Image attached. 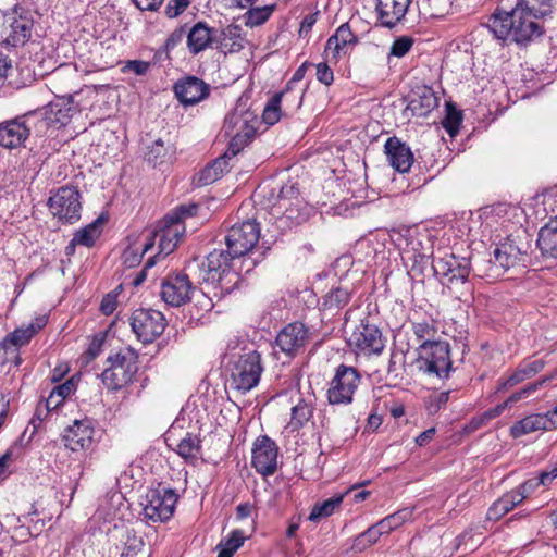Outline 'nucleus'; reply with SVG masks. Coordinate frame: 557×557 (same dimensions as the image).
I'll return each instance as SVG.
<instances>
[{
	"instance_id": "nucleus-1",
	"label": "nucleus",
	"mask_w": 557,
	"mask_h": 557,
	"mask_svg": "<svg viewBox=\"0 0 557 557\" xmlns=\"http://www.w3.org/2000/svg\"><path fill=\"white\" fill-rule=\"evenodd\" d=\"M536 18L529 10L516 4L510 12L494 13L484 27L498 40L511 36L517 44H527L543 33Z\"/></svg>"
},
{
	"instance_id": "nucleus-2",
	"label": "nucleus",
	"mask_w": 557,
	"mask_h": 557,
	"mask_svg": "<svg viewBox=\"0 0 557 557\" xmlns=\"http://www.w3.org/2000/svg\"><path fill=\"white\" fill-rule=\"evenodd\" d=\"M227 369L230 388L246 394L260 381L263 372L261 355L252 345H246L231 355Z\"/></svg>"
},
{
	"instance_id": "nucleus-3",
	"label": "nucleus",
	"mask_w": 557,
	"mask_h": 557,
	"mask_svg": "<svg viewBox=\"0 0 557 557\" xmlns=\"http://www.w3.org/2000/svg\"><path fill=\"white\" fill-rule=\"evenodd\" d=\"M529 245L519 235H509L497 244L494 249V262L485 261L478 264L474 272L480 277L494 281L499 278L509 269L525 262Z\"/></svg>"
},
{
	"instance_id": "nucleus-4",
	"label": "nucleus",
	"mask_w": 557,
	"mask_h": 557,
	"mask_svg": "<svg viewBox=\"0 0 557 557\" xmlns=\"http://www.w3.org/2000/svg\"><path fill=\"white\" fill-rule=\"evenodd\" d=\"M260 238V225L256 220L234 224L225 235L227 253L233 258H244L250 271L263 258L264 251L255 250Z\"/></svg>"
},
{
	"instance_id": "nucleus-5",
	"label": "nucleus",
	"mask_w": 557,
	"mask_h": 557,
	"mask_svg": "<svg viewBox=\"0 0 557 557\" xmlns=\"http://www.w3.org/2000/svg\"><path fill=\"white\" fill-rule=\"evenodd\" d=\"M138 354L133 348L126 347L111 354L100 374L102 384L110 391H120L129 385L138 372Z\"/></svg>"
},
{
	"instance_id": "nucleus-6",
	"label": "nucleus",
	"mask_w": 557,
	"mask_h": 557,
	"mask_svg": "<svg viewBox=\"0 0 557 557\" xmlns=\"http://www.w3.org/2000/svg\"><path fill=\"white\" fill-rule=\"evenodd\" d=\"M235 259L227 253V250H213L201 263L202 280L215 285L221 290V295L232 293L242 283L239 273L233 269L232 262Z\"/></svg>"
},
{
	"instance_id": "nucleus-7",
	"label": "nucleus",
	"mask_w": 557,
	"mask_h": 557,
	"mask_svg": "<svg viewBox=\"0 0 557 557\" xmlns=\"http://www.w3.org/2000/svg\"><path fill=\"white\" fill-rule=\"evenodd\" d=\"M362 383L360 371L345 363L334 369L333 376L326 383V400L331 406H349Z\"/></svg>"
},
{
	"instance_id": "nucleus-8",
	"label": "nucleus",
	"mask_w": 557,
	"mask_h": 557,
	"mask_svg": "<svg viewBox=\"0 0 557 557\" xmlns=\"http://www.w3.org/2000/svg\"><path fill=\"white\" fill-rule=\"evenodd\" d=\"M416 362L423 373L447 379L453 371L449 344L441 341H423L418 348Z\"/></svg>"
},
{
	"instance_id": "nucleus-9",
	"label": "nucleus",
	"mask_w": 557,
	"mask_h": 557,
	"mask_svg": "<svg viewBox=\"0 0 557 557\" xmlns=\"http://www.w3.org/2000/svg\"><path fill=\"white\" fill-rule=\"evenodd\" d=\"M314 337V332L300 321L287 323L276 334L273 351L282 354L287 360H293L305 352Z\"/></svg>"
},
{
	"instance_id": "nucleus-10",
	"label": "nucleus",
	"mask_w": 557,
	"mask_h": 557,
	"mask_svg": "<svg viewBox=\"0 0 557 557\" xmlns=\"http://www.w3.org/2000/svg\"><path fill=\"white\" fill-rule=\"evenodd\" d=\"M64 78V71L59 69L52 73L50 83L58 91H64L63 95H57L53 101L44 108L48 120L54 127H62L70 123L73 115L79 112V107L73 100V95L77 91L71 87L60 88L58 85Z\"/></svg>"
},
{
	"instance_id": "nucleus-11",
	"label": "nucleus",
	"mask_w": 557,
	"mask_h": 557,
	"mask_svg": "<svg viewBox=\"0 0 557 557\" xmlns=\"http://www.w3.org/2000/svg\"><path fill=\"white\" fill-rule=\"evenodd\" d=\"M82 196L74 185L61 186L49 197L48 208L62 224H74L81 219Z\"/></svg>"
},
{
	"instance_id": "nucleus-12",
	"label": "nucleus",
	"mask_w": 557,
	"mask_h": 557,
	"mask_svg": "<svg viewBox=\"0 0 557 557\" xmlns=\"http://www.w3.org/2000/svg\"><path fill=\"white\" fill-rule=\"evenodd\" d=\"M186 232L185 224L169 221L168 214L159 221L154 228L149 232L143 244L144 251H150L158 242V252L154 256H168L173 252Z\"/></svg>"
},
{
	"instance_id": "nucleus-13",
	"label": "nucleus",
	"mask_w": 557,
	"mask_h": 557,
	"mask_svg": "<svg viewBox=\"0 0 557 557\" xmlns=\"http://www.w3.org/2000/svg\"><path fill=\"white\" fill-rule=\"evenodd\" d=\"M178 495L172 488L157 487L147 491L143 498V515L147 521L165 522L174 513Z\"/></svg>"
},
{
	"instance_id": "nucleus-14",
	"label": "nucleus",
	"mask_w": 557,
	"mask_h": 557,
	"mask_svg": "<svg viewBox=\"0 0 557 557\" xmlns=\"http://www.w3.org/2000/svg\"><path fill=\"white\" fill-rule=\"evenodd\" d=\"M350 349L358 356L380 355L385 341L381 330L368 319H362L347 339Z\"/></svg>"
},
{
	"instance_id": "nucleus-15",
	"label": "nucleus",
	"mask_w": 557,
	"mask_h": 557,
	"mask_svg": "<svg viewBox=\"0 0 557 557\" xmlns=\"http://www.w3.org/2000/svg\"><path fill=\"white\" fill-rule=\"evenodd\" d=\"M252 122L256 117L249 111L230 113L224 121V129L228 136H232L228 152L237 154L255 137L257 129Z\"/></svg>"
},
{
	"instance_id": "nucleus-16",
	"label": "nucleus",
	"mask_w": 557,
	"mask_h": 557,
	"mask_svg": "<svg viewBox=\"0 0 557 557\" xmlns=\"http://www.w3.org/2000/svg\"><path fill=\"white\" fill-rule=\"evenodd\" d=\"M129 322L137 339L144 344L156 341L166 326V320L162 312L146 308L134 310Z\"/></svg>"
},
{
	"instance_id": "nucleus-17",
	"label": "nucleus",
	"mask_w": 557,
	"mask_h": 557,
	"mask_svg": "<svg viewBox=\"0 0 557 557\" xmlns=\"http://www.w3.org/2000/svg\"><path fill=\"white\" fill-rule=\"evenodd\" d=\"M305 90L290 85L275 94L267 103L262 119L268 125L276 124L282 117V106L284 107L285 114H292L296 112L302 104V98Z\"/></svg>"
},
{
	"instance_id": "nucleus-18",
	"label": "nucleus",
	"mask_w": 557,
	"mask_h": 557,
	"mask_svg": "<svg viewBox=\"0 0 557 557\" xmlns=\"http://www.w3.org/2000/svg\"><path fill=\"white\" fill-rule=\"evenodd\" d=\"M432 269L436 276L446 278V284H467L471 271V262L467 257H458L453 252L433 258Z\"/></svg>"
},
{
	"instance_id": "nucleus-19",
	"label": "nucleus",
	"mask_w": 557,
	"mask_h": 557,
	"mask_svg": "<svg viewBox=\"0 0 557 557\" xmlns=\"http://www.w3.org/2000/svg\"><path fill=\"white\" fill-rule=\"evenodd\" d=\"M45 318H37L26 326L18 327L9 333L0 342V354L8 358L9 363L18 367L22 363L20 348L26 346L30 339L45 326Z\"/></svg>"
},
{
	"instance_id": "nucleus-20",
	"label": "nucleus",
	"mask_w": 557,
	"mask_h": 557,
	"mask_svg": "<svg viewBox=\"0 0 557 557\" xmlns=\"http://www.w3.org/2000/svg\"><path fill=\"white\" fill-rule=\"evenodd\" d=\"M278 447L268 435H260L252 446L251 466L263 476L272 475L277 468Z\"/></svg>"
},
{
	"instance_id": "nucleus-21",
	"label": "nucleus",
	"mask_w": 557,
	"mask_h": 557,
	"mask_svg": "<svg viewBox=\"0 0 557 557\" xmlns=\"http://www.w3.org/2000/svg\"><path fill=\"white\" fill-rule=\"evenodd\" d=\"M194 287L188 275L183 273L169 274L161 283V298L172 306L180 307L190 300Z\"/></svg>"
},
{
	"instance_id": "nucleus-22",
	"label": "nucleus",
	"mask_w": 557,
	"mask_h": 557,
	"mask_svg": "<svg viewBox=\"0 0 557 557\" xmlns=\"http://www.w3.org/2000/svg\"><path fill=\"white\" fill-rule=\"evenodd\" d=\"M173 91L180 103L188 107L208 98L210 86L196 76H185L174 84Z\"/></svg>"
},
{
	"instance_id": "nucleus-23",
	"label": "nucleus",
	"mask_w": 557,
	"mask_h": 557,
	"mask_svg": "<svg viewBox=\"0 0 557 557\" xmlns=\"http://www.w3.org/2000/svg\"><path fill=\"white\" fill-rule=\"evenodd\" d=\"M34 116H17L0 123V146L13 149L24 145L29 137V129Z\"/></svg>"
},
{
	"instance_id": "nucleus-24",
	"label": "nucleus",
	"mask_w": 557,
	"mask_h": 557,
	"mask_svg": "<svg viewBox=\"0 0 557 557\" xmlns=\"http://www.w3.org/2000/svg\"><path fill=\"white\" fill-rule=\"evenodd\" d=\"M94 429L89 420H75L62 435L64 446L72 451L85 450L91 446Z\"/></svg>"
},
{
	"instance_id": "nucleus-25",
	"label": "nucleus",
	"mask_w": 557,
	"mask_h": 557,
	"mask_svg": "<svg viewBox=\"0 0 557 557\" xmlns=\"http://www.w3.org/2000/svg\"><path fill=\"white\" fill-rule=\"evenodd\" d=\"M384 151L392 168L399 173L409 172L413 163V153L410 147L398 137L387 138Z\"/></svg>"
},
{
	"instance_id": "nucleus-26",
	"label": "nucleus",
	"mask_w": 557,
	"mask_h": 557,
	"mask_svg": "<svg viewBox=\"0 0 557 557\" xmlns=\"http://www.w3.org/2000/svg\"><path fill=\"white\" fill-rule=\"evenodd\" d=\"M411 0H376V13L380 25L393 28L405 17Z\"/></svg>"
},
{
	"instance_id": "nucleus-27",
	"label": "nucleus",
	"mask_w": 557,
	"mask_h": 557,
	"mask_svg": "<svg viewBox=\"0 0 557 557\" xmlns=\"http://www.w3.org/2000/svg\"><path fill=\"white\" fill-rule=\"evenodd\" d=\"M176 156V147L169 139L158 138L146 146L144 159L153 168L161 169L173 163Z\"/></svg>"
},
{
	"instance_id": "nucleus-28",
	"label": "nucleus",
	"mask_w": 557,
	"mask_h": 557,
	"mask_svg": "<svg viewBox=\"0 0 557 557\" xmlns=\"http://www.w3.org/2000/svg\"><path fill=\"white\" fill-rule=\"evenodd\" d=\"M243 29L239 25L231 24L224 28L215 29L214 45L220 52L237 53L245 47Z\"/></svg>"
},
{
	"instance_id": "nucleus-29",
	"label": "nucleus",
	"mask_w": 557,
	"mask_h": 557,
	"mask_svg": "<svg viewBox=\"0 0 557 557\" xmlns=\"http://www.w3.org/2000/svg\"><path fill=\"white\" fill-rule=\"evenodd\" d=\"M544 367H545V361L542 359L523 362V363L519 364V367L513 372H511L508 375L502 376L497 381L496 391L497 392L507 391V389L516 386L517 384L534 376L535 374L541 372L544 369Z\"/></svg>"
},
{
	"instance_id": "nucleus-30",
	"label": "nucleus",
	"mask_w": 557,
	"mask_h": 557,
	"mask_svg": "<svg viewBox=\"0 0 557 557\" xmlns=\"http://www.w3.org/2000/svg\"><path fill=\"white\" fill-rule=\"evenodd\" d=\"M358 41L356 35L351 32L348 23L342 24L326 41L324 53L326 57L338 61L342 54L346 53L347 46H354Z\"/></svg>"
},
{
	"instance_id": "nucleus-31",
	"label": "nucleus",
	"mask_w": 557,
	"mask_h": 557,
	"mask_svg": "<svg viewBox=\"0 0 557 557\" xmlns=\"http://www.w3.org/2000/svg\"><path fill=\"white\" fill-rule=\"evenodd\" d=\"M17 16L11 22V32L7 37V44L13 47L23 46L32 36L33 20L29 17L28 11L20 8L14 9Z\"/></svg>"
},
{
	"instance_id": "nucleus-32",
	"label": "nucleus",
	"mask_w": 557,
	"mask_h": 557,
	"mask_svg": "<svg viewBox=\"0 0 557 557\" xmlns=\"http://www.w3.org/2000/svg\"><path fill=\"white\" fill-rule=\"evenodd\" d=\"M214 39L215 28L198 22L187 32V48L191 54L196 55L211 47Z\"/></svg>"
},
{
	"instance_id": "nucleus-33",
	"label": "nucleus",
	"mask_w": 557,
	"mask_h": 557,
	"mask_svg": "<svg viewBox=\"0 0 557 557\" xmlns=\"http://www.w3.org/2000/svg\"><path fill=\"white\" fill-rule=\"evenodd\" d=\"M351 290L347 287H332L321 299L320 310L325 317H335L350 301Z\"/></svg>"
},
{
	"instance_id": "nucleus-34",
	"label": "nucleus",
	"mask_w": 557,
	"mask_h": 557,
	"mask_svg": "<svg viewBox=\"0 0 557 557\" xmlns=\"http://www.w3.org/2000/svg\"><path fill=\"white\" fill-rule=\"evenodd\" d=\"M536 246L542 257L557 259V215L550 218L537 234Z\"/></svg>"
},
{
	"instance_id": "nucleus-35",
	"label": "nucleus",
	"mask_w": 557,
	"mask_h": 557,
	"mask_svg": "<svg viewBox=\"0 0 557 557\" xmlns=\"http://www.w3.org/2000/svg\"><path fill=\"white\" fill-rule=\"evenodd\" d=\"M544 413H533L515 422L509 430L510 436L519 438L535 431H549Z\"/></svg>"
},
{
	"instance_id": "nucleus-36",
	"label": "nucleus",
	"mask_w": 557,
	"mask_h": 557,
	"mask_svg": "<svg viewBox=\"0 0 557 557\" xmlns=\"http://www.w3.org/2000/svg\"><path fill=\"white\" fill-rule=\"evenodd\" d=\"M314 406L315 403L312 397H299L298 401L292 407L290 410V420L288 422V426L292 431L301 429L311 420L314 412Z\"/></svg>"
},
{
	"instance_id": "nucleus-37",
	"label": "nucleus",
	"mask_w": 557,
	"mask_h": 557,
	"mask_svg": "<svg viewBox=\"0 0 557 557\" xmlns=\"http://www.w3.org/2000/svg\"><path fill=\"white\" fill-rule=\"evenodd\" d=\"M437 106L438 98L435 96L433 89L429 87L418 88L409 102V108L419 116L428 115Z\"/></svg>"
},
{
	"instance_id": "nucleus-38",
	"label": "nucleus",
	"mask_w": 557,
	"mask_h": 557,
	"mask_svg": "<svg viewBox=\"0 0 557 557\" xmlns=\"http://www.w3.org/2000/svg\"><path fill=\"white\" fill-rule=\"evenodd\" d=\"M521 503H523V496L511 493V491L507 492L490 506L486 518L491 521H498Z\"/></svg>"
},
{
	"instance_id": "nucleus-39",
	"label": "nucleus",
	"mask_w": 557,
	"mask_h": 557,
	"mask_svg": "<svg viewBox=\"0 0 557 557\" xmlns=\"http://www.w3.org/2000/svg\"><path fill=\"white\" fill-rule=\"evenodd\" d=\"M176 453L186 463L196 466L201 458V440L187 433L177 444Z\"/></svg>"
},
{
	"instance_id": "nucleus-40",
	"label": "nucleus",
	"mask_w": 557,
	"mask_h": 557,
	"mask_svg": "<svg viewBox=\"0 0 557 557\" xmlns=\"http://www.w3.org/2000/svg\"><path fill=\"white\" fill-rule=\"evenodd\" d=\"M412 517V509L404 508L392 515L386 516L376 523H374L382 535L389 534L392 531L401 527L406 521Z\"/></svg>"
},
{
	"instance_id": "nucleus-41",
	"label": "nucleus",
	"mask_w": 557,
	"mask_h": 557,
	"mask_svg": "<svg viewBox=\"0 0 557 557\" xmlns=\"http://www.w3.org/2000/svg\"><path fill=\"white\" fill-rule=\"evenodd\" d=\"M102 218H98L74 234V243L81 246L92 247L101 234Z\"/></svg>"
},
{
	"instance_id": "nucleus-42",
	"label": "nucleus",
	"mask_w": 557,
	"mask_h": 557,
	"mask_svg": "<svg viewBox=\"0 0 557 557\" xmlns=\"http://www.w3.org/2000/svg\"><path fill=\"white\" fill-rule=\"evenodd\" d=\"M283 215L286 220L290 221L295 225H299L306 222L311 212L312 208L309 207L304 200H299L297 202H293V205L282 203Z\"/></svg>"
},
{
	"instance_id": "nucleus-43",
	"label": "nucleus",
	"mask_w": 557,
	"mask_h": 557,
	"mask_svg": "<svg viewBox=\"0 0 557 557\" xmlns=\"http://www.w3.org/2000/svg\"><path fill=\"white\" fill-rule=\"evenodd\" d=\"M228 157L227 153L216 158L212 163L207 165L199 175V182L203 185L211 184L219 180L221 175L227 171Z\"/></svg>"
},
{
	"instance_id": "nucleus-44",
	"label": "nucleus",
	"mask_w": 557,
	"mask_h": 557,
	"mask_svg": "<svg viewBox=\"0 0 557 557\" xmlns=\"http://www.w3.org/2000/svg\"><path fill=\"white\" fill-rule=\"evenodd\" d=\"M343 498L344 495H336L322 503L315 504L312 507L308 519L312 522H318L322 518L330 517L337 508H339L341 504L343 503Z\"/></svg>"
},
{
	"instance_id": "nucleus-45",
	"label": "nucleus",
	"mask_w": 557,
	"mask_h": 557,
	"mask_svg": "<svg viewBox=\"0 0 557 557\" xmlns=\"http://www.w3.org/2000/svg\"><path fill=\"white\" fill-rule=\"evenodd\" d=\"M431 255V245L428 246L426 249H422L421 252H417L414 246L411 248V250L406 251V258L412 262L410 273H412L413 276L424 274V271L429 265V259Z\"/></svg>"
},
{
	"instance_id": "nucleus-46",
	"label": "nucleus",
	"mask_w": 557,
	"mask_h": 557,
	"mask_svg": "<svg viewBox=\"0 0 557 557\" xmlns=\"http://www.w3.org/2000/svg\"><path fill=\"white\" fill-rule=\"evenodd\" d=\"M383 536L377 530L375 524L369 527L366 531L358 534L352 542L351 550L355 553H361L372 545L376 544L380 537Z\"/></svg>"
},
{
	"instance_id": "nucleus-47",
	"label": "nucleus",
	"mask_w": 557,
	"mask_h": 557,
	"mask_svg": "<svg viewBox=\"0 0 557 557\" xmlns=\"http://www.w3.org/2000/svg\"><path fill=\"white\" fill-rule=\"evenodd\" d=\"M275 8V4H270L249 9L245 13L246 26L252 28L264 24L270 18Z\"/></svg>"
},
{
	"instance_id": "nucleus-48",
	"label": "nucleus",
	"mask_w": 557,
	"mask_h": 557,
	"mask_svg": "<svg viewBox=\"0 0 557 557\" xmlns=\"http://www.w3.org/2000/svg\"><path fill=\"white\" fill-rule=\"evenodd\" d=\"M517 4L537 17H546L553 11V0H518Z\"/></svg>"
},
{
	"instance_id": "nucleus-49",
	"label": "nucleus",
	"mask_w": 557,
	"mask_h": 557,
	"mask_svg": "<svg viewBox=\"0 0 557 557\" xmlns=\"http://www.w3.org/2000/svg\"><path fill=\"white\" fill-rule=\"evenodd\" d=\"M23 116H34L32 122H29L30 126L27 127L29 129V134L34 132L37 136H42L50 126H53V124L48 120L44 108L28 112Z\"/></svg>"
},
{
	"instance_id": "nucleus-50",
	"label": "nucleus",
	"mask_w": 557,
	"mask_h": 557,
	"mask_svg": "<svg viewBox=\"0 0 557 557\" xmlns=\"http://www.w3.org/2000/svg\"><path fill=\"white\" fill-rule=\"evenodd\" d=\"M299 200L302 199L299 197L298 184L296 182H287L280 189L276 207L280 210L282 209V203L289 206Z\"/></svg>"
},
{
	"instance_id": "nucleus-51",
	"label": "nucleus",
	"mask_w": 557,
	"mask_h": 557,
	"mask_svg": "<svg viewBox=\"0 0 557 557\" xmlns=\"http://www.w3.org/2000/svg\"><path fill=\"white\" fill-rule=\"evenodd\" d=\"M461 123V111L455 109L451 104H447V113L442 122V125L450 137H454L458 134Z\"/></svg>"
},
{
	"instance_id": "nucleus-52",
	"label": "nucleus",
	"mask_w": 557,
	"mask_h": 557,
	"mask_svg": "<svg viewBox=\"0 0 557 557\" xmlns=\"http://www.w3.org/2000/svg\"><path fill=\"white\" fill-rule=\"evenodd\" d=\"M198 203L191 202L188 205H181L168 213V220L176 221L184 224L186 219L196 216L198 214Z\"/></svg>"
},
{
	"instance_id": "nucleus-53",
	"label": "nucleus",
	"mask_w": 557,
	"mask_h": 557,
	"mask_svg": "<svg viewBox=\"0 0 557 557\" xmlns=\"http://www.w3.org/2000/svg\"><path fill=\"white\" fill-rule=\"evenodd\" d=\"M144 547V540L135 532H127L124 542L122 557H135Z\"/></svg>"
},
{
	"instance_id": "nucleus-54",
	"label": "nucleus",
	"mask_w": 557,
	"mask_h": 557,
	"mask_svg": "<svg viewBox=\"0 0 557 557\" xmlns=\"http://www.w3.org/2000/svg\"><path fill=\"white\" fill-rule=\"evenodd\" d=\"M450 391L437 392L431 394L425 400V408L430 414H436L446 406L449 399Z\"/></svg>"
},
{
	"instance_id": "nucleus-55",
	"label": "nucleus",
	"mask_w": 557,
	"mask_h": 557,
	"mask_svg": "<svg viewBox=\"0 0 557 557\" xmlns=\"http://www.w3.org/2000/svg\"><path fill=\"white\" fill-rule=\"evenodd\" d=\"M413 39L410 36H400L394 40L389 49V57L403 58L413 46Z\"/></svg>"
},
{
	"instance_id": "nucleus-56",
	"label": "nucleus",
	"mask_w": 557,
	"mask_h": 557,
	"mask_svg": "<svg viewBox=\"0 0 557 557\" xmlns=\"http://www.w3.org/2000/svg\"><path fill=\"white\" fill-rule=\"evenodd\" d=\"M146 252L147 251L143 250V245L140 247L135 245L128 246L122 255L123 264L127 268H134L138 265Z\"/></svg>"
},
{
	"instance_id": "nucleus-57",
	"label": "nucleus",
	"mask_w": 557,
	"mask_h": 557,
	"mask_svg": "<svg viewBox=\"0 0 557 557\" xmlns=\"http://www.w3.org/2000/svg\"><path fill=\"white\" fill-rule=\"evenodd\" d=\"M422 2L428 5L432 17H443L451 5L450 0H422Z\"/></svg>"
},
{
	"instance_id": "nucleus-58",
	"label": "nucleus",
	"mask_w": 557,
	"mask_h": 557,
	"mask_svg": "<svg viewBox=\"0 0 557 557\" xmlns=\"http://www.w3.org/2000/svg\"><path fill=\"white\" fill-rule=\"evenodd\" d=\"M189 4L190 0H169L164 9V14L169 18H175L181 15Z\"/></svg>"
},
{
	"instance_id": "nucleus-59",
	"label": "nucleus",
	"mask_w": 557,
	"mask_h": 557,
	"mask_svg": "<svg viewBox=\"0 0 557 557\" xmlns=\"http://www.w3.org/2000/svg\"><path fill=\"white\" fill-rule=\"evenodd\" d=\"M116 305H117V293L113 290L103 296V298L100 302L99 309L103 314L110 315L116 309Z\"/></svg>"
},
{
	"instance_id": "nucleus-60",
	"label": "nucleus",
	"mask_w": 557,
	"mask_h": 557,
	"mask_svg": "<svg viewBox=\"0 0 557 557\" xmlns=\"http://www.w3.org/2000/svg\"><path fill=\"white\" fill-rule=\"evenodd\" d=\"M246 536L244 532L239 529H235L230 533L224 546L235 553L244 544Z\"/></svg>"
},
{
	"instance_id": "nucleus-61",
	"label": "nucleus",
	"mask_w": 557,
	"mask_h": 557,
	"mask_svg": "<svg viewBox=\"0 0 557 557\" xmlns=\"http://www.w3.org/2000/svg\"><path fill=\"white\" fill-rule=\"evenodd\" d=\"M317 79L326 86L333 83L334 73L326 62H321L317 65Z\"/></svg>"
},
{
	"instance_id": "nucleus-62",
	"label": "nucleus",
	"mask_w": 557,
	"mask_h": 557,
	"mask_svg": "<svg viewBox=\"0 0 557 557\" xmlns=\"http://www.w3.org/2000/svg\"><path fill=\"white\" fill-rule=\"evenodd\" d=\"M405 363V354L403 350H394L391 354L387 372L394 373L395 376H398L399 367Z\"/></svg>"
},
{
	"instance_id": "nucleus-63",
	"label": "nucleus",
	"mask_w": 557,
	"mask_h": 557,
	"mask_svg": "<svg viewBox=\"0 0 557 557\" xmlns=\"http://www.w3.org/2000/svg\"><path fill=\"white\" fill-rule=\"evenodd\" d=\"M412 332L418 339H425L434 333V327L426 321L412 324Z\"/></svg>"
},
{
	"instance_id": "nucleus-64",
	"label": "nucleus",
	"mask_w": 557,
	"mask_h": 557,
	"mask_svg": "<svg viewBox=\"0 0 557 557\" xmlns=\"http://www.w3.org/2000/svg\"><path fill=\"white\" fill-rule=\"evenodd\" d=\"M540 486L536 478L527 480L522 484H520L517 488L511 490V493H518L520 496H523V500L537 487Z\"/></svg>"
}]
</instances>
